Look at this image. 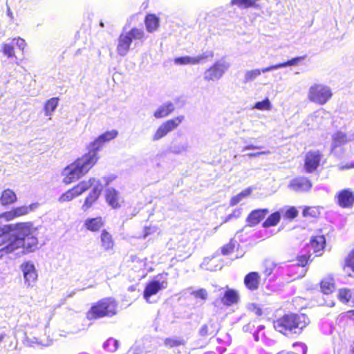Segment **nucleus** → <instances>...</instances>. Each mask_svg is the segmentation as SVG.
<instances>
[{
  "label": "nucleus",
  "mask_w": 354,
  "mask_h": 354,
  "mask_svg": "<svg viewBox=\"0 0 354 354\" xmlns=\"http://www.w3.org/2000/svg\"><path fill=\"white\" fill-rule=\"evenodd\" d=\"M36 229L28 222L0 227V259L21 248L24 253L34 252L38 245Z\"/></svg>",
  "instance_id": "nucleus-1"
},
{
  "label": "nucleus",
  "mask_w": 354,
  "mask_h": 354,
  "mask_svg": "<svg viewBox=\"0 0 354 354\" xmlns=\"http://www.w3.org/2000/svg\"><path fill=\"white\" fill-rule=\"evenodd\" d=\"M309 323L310 319L306 314L288 313L274 320L273 327L284 336L299 335Z\"/></svg>",
  "instance_id": "nucleus-2"
},
{
  "label": "nucleus",
  "mask_w": 354,
  "mask_h": 354,
  "mask_svg": "<svg viewBox=\"0 0 354 354\" xmlns=\"http://www.w3.org/2000/svg\"><path fill=\"white\" fill-rule=\"evenodd\" d=\"M98 159V156H95L93 151H88L64 169L62 182L69 185L80 179L91 169Z\"/></svg>",
  "instance_id": "nucleus-3"
},
{
  "label": "nucleus",
  "mask_w": 354,
  "mask_h": 354,
  "mask_svg": "<svg viewBox=\"0 0 354 354\" xmlns=\"http://www.w3.org/2000/svg\"><path fill=\"white\" fill-rule=\"evenodd\" d=\"M118 304L112 297L102 298L93 303L86 312L88 320H96L104 317H112L118 314Z\"/></svg>",
  "instance_id": "nucleus-4"
},
{
  "label": "nucleus",
  "mask_w": 354,
  "mask_h": 354,
  "mask_svg": "<svg viewBox=\"0 0 354 354\" xmlns=\"http://www.w3.org/2000/svg\"><path fill=\"white\" fill-rule=\"evenodd\" d=\"M145 39V33L143 30L133 28L127 32H122L118 37L117 45V52L121 56H125L129 49L133 41H140L142 42Z\"/></svg>",
  "instance_id": "nucleus-5"
},
{
  "label": "nucleus",
  "mask_w": 354,
  "mask_h": 354,
  "mask_svg": "<svg viewBox=\"0 0 354 354\" xmlns=\"http://www.w3.org/2000/svg\"><path fill=\"white\" fill-rule=\"evenodd\" d=\"M333 92L328 86L321 84H314L308 90V99L309 101L319 105L327 103L332 97Z\"/></svg>",
  "instance_id": "nucleus-6"
},
{
  "label": "nucleus",
  "mask_w": 354,
  "mask_h": 354,
  "mask_svg": "<svg viewBox=\"0 0 354 354\" xmlns=\"http://www.w3.org/2000/svg\"><path fill=\"white\" fill-rule=\"evenodd\" d=\"M167 272L158 274L155 278L149 281L143 291V297L148 301L149 298L157 294L159 291L165 289L168 286L167 280L164 278V276H167Z\"/></svg>",
  "instance_id": "nucleus-7"
},
{
  "label": "nucleus",
  "mask_w": 354,
  "mask_h": 354,
  "mask_svg": "<svg viewBox=\"0 0 354 354\" xmlns=\"http://www.w3.org/2000/svg\"><path fill=\"white\" fill-rule=\"evenodd\" d=\"M322 153L319 150H310L306 153L304 158V168L306 173L315 172L319 167Z\"/></svg>",
  "instance_id": "nucleus-8"
},
{
  "label": "nucleus",
  "mask_w": 354,
  "mask_h": 354,
  "mask_svg": "<svg viewBox=\"0 0 354 354\" xmlns=\"http://www.w3.org/2000/svg\"><path fill=\"white\" fill-rule=\"evenodd\" d=\"M183 120L184 116L180 115L167 120L158 128L153 136V140H158L165 137L167 133L176 129Z\"/></svg>",
  "instance_id": "nucleus-9"
},
{
  "label": "nucleus",
  "mask_w": 354,
  "mask_h": 354,
  "mask_svg": "<svg viewBox=\"0 0 354 354\" xmlns=\"http://www.w3.org/2000/svg\"><path fill=\"white\" fill-rule=\"evenodd\" d=\"M335 201L342 208H351L354 205V191L350 188L341 189L335 194Z\"/></svg>",
  "instance_id": "nucleus-10"
},
{
  "label": "nucleus",
  "mask_w": 354,
  "mask_h": 354,
  "mask_svg": "<svg viewBox=\"0 0 354 354\" xmlns=\"http://www.w3.org/2000/svg\"><path fill=\"white\" fill-rule=\"evenodd\" d=\"M11 40L12 44L3 43L1 45V52L8 58H16L15 50L13 44H15L20 50L24 52L27 46V44L23 38L19 37L12 38Z\"/></svg>",
  "instance_id": "nucleus-11"
},
{
  "label": "nucleus",
  "mask_w": 354,
  "mask_h": 354,
  "mask_svg": "<svg viewBox=\"0 0 354 354\" xmlns=\"http://www.w3.org/2000/svg\"><path fill=\"white\" fill-rule=\"evenodd\" d=\"M312 187L311 180L306 176H297L292 179L288 184L289 188L297 192H308Z\"/></svg>",
  "instance_id": "nucleus-12"
},
{
  "label": "nucleus",
  "mask_w": 354,
  "mask_h": 354,
  "mask_svg": "<svg viewBox=\"0 0 354 354\" xmlns=\"http://www.w3.org/2000/svg\"><path fill=\"white\" fill-rule=\"evenodd\" d=\"M227 66L219 62H215L212 66L207 68L204 74V79L207 82L215 81L221 78Z\"/></svg>",
  "instance_id": "nucleus-13"
},
{
  "label": "nucleus",
  "mask_w": 354,
  "mask_h": 354,
  "mask_svg": "<svg viewBox=\"0 0 354 354\" xmlns=\"http://www.w3.org/2000/svg\"><path fill=\"white\" fill-rule=\"evenodd\" d=\"M118 133L116 130H111L104 132L99 136L93 142L91 143V149L89 151H93L95 155L97 156V151H99L106 142L113 140L118 136Z\"/></svg>",
  "instance_id": "nucleus-14"
},
{
  "label": "nucleus",
  "mask_w": 354,
  "mask_h": 354,
  "mask_svg": "<svg viewBox=\"0 0 354 354\" xmlns=\"http://www.w3.org/2000/svg\"><path fill=\"white\" fill-rule=\"evenodd\" d=\"M214 53L212 51L208 53H203L196 57L183 56L176 57L174 60V63L178 65H194L198 64L209 58H212Z\"/></svg>",
  "instance_id": "nucleus-15"
},
{
  "label": "nucleus",
  "mask_w": 354,
  "mask_h": 354,
  "mask_svg": "<svg viewBox=\"0 0 354 354\" xmlns=\"http://www.w3.org/2000/svg\"><path fill=\"white\" fill-rule=\"evenodd\" d=\"M243 283L246 289L250 292L259 290L261 284V275L258 272H250L243 279Z\"/></svg>",
  "instance_id": "nucleus-16"
},
{
  "label": "nucleus",
  "mask_w": 354,
  "mask_h": 354,
  "mask_svg": "<svg viewBox=\"0 0 354 354\" xmlns=\"http://www.w3.org/2000/svg\"><path fill=\"white\" fill-rule=\"evenodd\" d=\"M269 213L267 208L256 209L250 212L246 218V223L249 227H254L260 223Z\"/></svg>",
  "instance_id": "nucleus-17"
},
{
  "label": "nucleus",
  "mask_w": 354,
  "mask_h": 354,
  "mask_svg": "<svg viewBox=\"0 0 354 354\" xmlns=\"http://www.w3.org/2000/svg\"><path fill=\"white\" fill-rule=\"evenodd\" d=\"M239 300L240 296L239 292L232 288H227L221 297V303L227 307L237 304Z\"/></svg>",
  "instance_id": "nucleus-18"
},
{
  "label": "nucleus",
  "mask_w": 354,
  "mask_h": 354,
  "mask_svg": "<svg viewBox=\"0 0 354 354\" xmlns=\"http://www.w3.org/2000/svg\"><path fill=\"white\" fill-rule=\"evenodd\" d=\"M219 325L213 321H209L200 328L198 333L203 337H214L219 331Z\"/></svg>",
  "instance_id": "nucleus-19"
},
{
  "label": "nucleus",
  "mask_w": 354,
  "mask_h": 354,
  "mask_svg": "<svg viewBox=\"0 0 354 354\" xmlns=\"http://www.w3.org/2000/svg\"><path fill=\"white\" fill-rule=\"evenodd\" d=\"M100 240V245L104 251L109 252L114 249L115 245L114 238L111 232L106 230H103L101 232Z\"/></svg>",
  "instance_id": "nucleus-20"
},
{
  "label": "nucleus",
  "mask_w": 354,
  "mask_h": 354,
  "mask_svg": "<svg viewBox=\"0 0 354 354\" xmlns=\"http://www.w3.org/2000/svg\"><path fill=\"white\" fill-rule=\"evenodd\" d=\"M309 245L317 256H321L326 247V238L324 235L313 236L310 239Z\"/></svg>",
  "instance_id": "nucleus-21"
},
{
  "label": "nucleus",
  "mask_w": 354,
  "mask_h": 354,
  "mask_svg": "<svg viewBox=\"0 0 354 354\" xmlns=\"http://www.w3.org/2000/svg\"><path fill=\"white\" fill-rule=\"evenodd\" d=\"M21 270L24 273V279L28 285L37 279V274L32 263L29 262L23 263L21 265Z\"/></svg>",
  "instance_id": "nucleus-22"
},
{
  "label": "nucleus",
  "mask_w": 354,
  "mask_h": 354,
  "mask_svg": "<svg viewBox=\"0 0 354 354\" xmlns=\"http://www.w3.org/2000/svg\"><path fill=\"white\" fill-rule=\"evenodd\" d=\"M84 225L87 230L96 232L104 225V221L102 216L88 218L85 220Z\"/></svg>",
  "instance_id": "nucleus-23"
},
{
  "label": "nucleus",
  "mask_w": 354,
  "mask_h": 354,
  "mask_svg": "<svg viewBox=\"0 0 354 354\" xmlns=\"http://www.w3.org/2000/svg\"><path fill=\"white\" fill-rule=\"evenodd\" d=\"M101 192L97 187H95L93 189L89 192L87 196L85 198L84 204L82 205V209L84 211H86L90 209L93 205L97 201L100 196Z\"/></svg>",
  "instance_id": "nucleus-24"
},
{
  "label": "nucleus",
  "mask_w": 354,
  "mask_h": 354,
  "mask_svg": "<svg viewBox=\"0 0 354 354\" xmlns=\"http://www.w3.org/2000/svg\"><path fill=\"white\" fill-rule=\"evenodd\" d=\"M105 199L106 203L113 209L120 207L119 194L115 189L113 188L108 189L105 193Z\"/></svg>",
  "instance_id": "nucleus-25"
},
{
  "label": "nucleus",
  "mask_w": 354,
  "mask_h": 354,
  "mask_svg": "<svg viewBox=\"0 0 354 354\" xmlns=\"http://www.w3.org/2000/svg\"><path fill=\"white\" fill-rule=\"evenodd\" d=\"M94 179L91 178L86 180H82L74 185L72 189L76 196H79L88 191L93 185Z\"/></svg>",
  "instance_id": "nucleus-26"
},
{
  "label": "nucleus",
  "mask_w": 354,
  "mask_h": 354,
  "mask_svg": "<svg viewBox=\"0 0 354 354\" xmlns=\"http://www.w3.org/2000/svg\"><path fill=\"white\" fill-rule=\"evenodd\" d=\"M17 200L16 194L10 189H4L0 196L1 204L8 206L15 203Z\"/></svg>",
  "instance_id": "nucleus-27"
},
{
  "label": "nucleus",
  "mask_w": 354,
  "mask_h": 354,
  "mask_svg": "<svg viewBox=\"0 0 354 354\" xmlns=\"http://www.w3.org/2000/svg\"><path fill=\"white\" fill-rule=\"evenodd\" d=\"M159 18L155 14H147L145 17V24L149 32L156 31L159 26Z\"/></svg>",
  "instance_id": "nucleus-28"
},
{
  "label": "nucleus",
  "mask_w": 354,
  "mask_h": 354,
  "mask_svg": "<svg viewBox=\"0 0 354 354\" xmlns=\"http://www.w3.org/2000/svg\"><path fill=\"white\" fill-rule=\"evenodd\" d=\"M304 59H305V56L294 57V58L289 59L285 62L279 63L276 65H272V66H270L268 67L263 68L262 71L263 73H266L270 71L277 69V68H282V67H285L287 66H295V65H297L300 61H301Z\"/></svg>",
  "instance_id": "nucleus-29"
},
{
  "label": "nucleus",
  "mask_w": 354,
  "mask_h": 354,
  "mask_svg": "<svg viewBox=\"0 0 354 354\" xmlns=\"http://www.w3.org/2000/svg\"><path fill=\"white\" fill-rule=\"evenodd\" d=\"M163 344L165 348L171 349L185 346L186 340L180 337H168L163 340Z\"/></svg>",
  "instance_id": "nucleus-30"
},
{
  "label": "nucleus",
  "mask_w": 354,
  "mask_h": 354,
  "mask_svg": "<svg viewBox=\"0 0 354 354\" xmlns=\"http://www.w3.org/2000/svg\"><path fill=\"white\" fill-rule=\"evenodd\" d=\"M349 141L347 133L342 131H337L332 138V148L337 149L346 145Z\"/></svg>",
  "instance_id": "nucleus-31"
},
{
  "label": "nucleus",
  "mask_w": 354,
  "mask_h": 354,
  "mask_svg": "<svg viewBox=\"0 0 354 354\" xmlns=\"http://www.w3.org/2000/svg\"><path fill=\"white\" fill-rule=\"evenodd\" d=\"M319 284L321 291L325 295L331 294L335 290V283L333 277H328L322 279Z\"/></svg>",
  "instance_id": "nucleus-32"
},
{
  "label": "nucleus",
  "mask_w": 354,
  "mask_h": 354,
  "mask_svg": "<svg viewBox=\"0 0 354 354\" xmlns=\"http://www.w3.org/2000/svg\"><path fill=\"white\" fill-rule=\"evenodd\" d=\"M281 219L280 212L276 211L270 214L267 218L263 222L262 227L263 228H269L277 226Z\"/></svg>",
  "instance_id": "nucleus-33"
},
{
  "label": "nucleus",
  "mask_w": 354,
  "mask_h": 354,
  "mask_svg": "<svg viewBox=\"0 0 354 354\" xmlns=\"http://www.w3.org/2000/svg\"><path fill=\"white\" fill-rule=\"evenodd\" d=\"M174 110V104L171 102H167L160 106L155 112L153 115L156 118H162L169 115Z\"/></svg>",
  "instance_id": "nucleus-34"
},
{
  "label": "nucleus",
  "mask_w": 354,
  "mask_h": 354,
  "mask_svg": "<svg viewBox=\"0 0 354 354\" xmlns=\"http://www.w3.org/2000/svg\"><path fill=\"white\" fill-rule=\"evenodd\" d=\"M39 204L37 203H31L29 205H22L16 207H13L12 209L17 218L25 216L37 208Z\"/></svg>",
  "instance_id": "nucleus-35"
},
{
  "label": "nucleus",
  "mask_w": 354,
  "mask_h": 354,
  "mask_svg": "<svg viewBox=\"0 0 354 354\" xmlns=\"http://www.w3.org/2000/svg\"><path fill=\"white\" fill-rule=\"evenodd\" d=\"M238 246L239 244H236V241L232 239L227 243L221 248V252L223 256L230 255L238 248Z\"/></svg>",
  "instance_id": "nucleus-36"
},
{
  "label": "nucleus",
  "mask_w": 354,
  "mask_h": 354,
  "mask_svg": "<svg viewBox=\"0 0 354 354\" xmlns=\"http://www.w3.org/2000/svg\"><path fill=\"white\" fill-rule=\"evenodd\" d=\"M59 97H55L48 100L44 104V111L46 115H50L58 105Z\"/></svg>",
  "instance_id": "nucleus-37"
},
{
  "label": "nucleus",
  "mask_w": 354,
  "mask_h": 354,
  "mask_svg": "<svg viewBox=\"0 0 354 354\" xmlns=\"http://www.w3.org/2000/svg\"><path fill=\"white\" fill-rule=\"evenodd\" d=\"M320 214V211L318 207L315 206H305L303 208L302 215L304 217L317 218Z\"/></svg>",
  "instance_id": "nucleus-38"
},
{
  "label": "nucleus",
  "mask_w": 354,
  "mask_h": 354,
  "mask_svg": "<svg viewBox=\"0 0 354 354\" xmlns=\"http://www.w3.org/2000/svg\"><path fill=\"white\" fill-rule=\"evenodd\" d=\"M232 6H237L241 8H248L257 6V0H231Z\"/></svg>",
  "instance_id": "nucleus-39"
},
{
  "label": "nucleus",
  "mask_w": 354,
  "mask_h": 354,
  "mask_svg": "<svg viewBox=\"0 0 354 354\" xmlns=\"http://www.w3.org/2000/svg\"><path fill=\"white\" fill-rule=\"evenodd\" d=\"M263 73L262 69H253L248 71L244 75V83H248L256 80L261 74Z\"/></svg>",
  "instance_id": "nucleus-40"
},
{
  "label": "nucleus",
  "mask_w": 354,
  "mask_h": 354,
  "mask_svg": "<svg viewBox=\"0 0 354 354\" xmlns=\"http://www.w3.org/2000/svg\"><path fill=\"white\" fill-rule=\"evenodd\" d=\"M351 291L348 288H341L338 291L337 297L339 300L344 304L348 303L351 299Z\"/></svg>",
  "instance_id": "nucleus-41"
},
{
  "label": "nucleus",
  "mask_w": 354,
  "mask_h": 354,
  "mask_svg": "<svg viewBox=\"0 0 354 354\" xmlns=\"http://www.w3.org/2000/svg\"><path fill=\"white\" fill-rule=\"evenodd\" d=\"M311 257L312 254L310 253L298 255L296 257L297 265L302 268L306 266L313 261Z\"/></svg>",
  "instance_id": "nucleus-42"
},
{
  "label": "nucleus",
  "mask_w": 354,
  "mask_h": 354,
  "mask_svg": "<svg viewBox=\"0 0 354 354\" xmlns=\"http://www.w3.org/2000/svg\"><path fill=\"white\" fill-rule=\"evenodd\" d=\"M75 198H77V196L71 187L60 195L58 198V201L59 203H66L69 202Z\"/></svg>",
  "instance_id": "nucleus-43"
},
{
  "label": "nucleus",
  "mask_w": 354,
  "mask_h": 354,
  "mask_svg": "<svg viewBox=\"0 0 354 354\" xmlns=\"http://www.w3.org/2000/svg\"><path fill=\"white\" fill-rule=\"evenodd\" d=\"M191 295L193 296L196 299H200L205 301L208 299V292L205 288H199L194 290L191 292Z\"/></svg>",
  "instance_id": "nucleus-44"
},
{
  "label": "nucleus",
  "mask_w": 354,
  "mask_h": 354,
  "mask_svg": "<svg viewBox=\"0 0 354 354\" xmlns=\"http://www.w3.org/2000/svg\"><path fill=\"white\" fill-rule=\"evenodd\" d=\"M277 264L270 260H266L263 263V274L266 277L270 276L274 270L276 268Z\"/></svg>",
  "instance_id": "nucleus-45"
},
{
  "label": "nucleus",
  "mask_w": 354,
  "mask_h": 354,
  "mask_svg": "<svg viewBox=\"0 0 354 354\" xmlns=\"http://www.w3.org/2000/svg\"><path fill=\"white\" fill-rule=\"evenodd\" d=\"M293 347L295 351L293 354H306L308 351L307 346L302 342H295L293 344Z\"/></svg>",
  "instance_id": "nucleus-46"
},
{
  "label": "nucleus",
  "mask_w": 354,
  "mask_h": 354,
  "mask_svg": "<svg viewBox=\"0 0 354 354\" xmlns=\"http://www.w3.org/2000/svg\"><path fill=\"white\" fill-rule=\"evenodd\" d=\"M344 267L348 268L354 272V249L349 252L346 258Z\"/></svg>",
  "instance_id": "nucleus-47"
},
{
  "label": "nucleus",
  "mask_w": 354,
  "mask_h": 354,
  "mask_svg": "<svg viewBox=\"0 0 354 354\" xmlns=\"http://www.w3.org/2000/svg\"><path fill=\"white\" fill-rule=\"evenodd\" d=\"M254 107L258 110H270L271 109V104L270 100L266 98L261 102H257Z\"/></svg>",
  "instance_id": "nucleus-48"
},
{
  "label": "nucleus",
  "mask_w": 354,
  "mask_h": 354,
  "mask_svg": "<svg viewBox=\"0 0 354 354\" xmlns=\"http://www.w3.org/2000/svg\"><path fill=\"white\" fill-rule=\"evenodd\" d=\"M298 216V211L294 206L288 208L285 212V217L289 220H293Z\"/></svg>",
  "instance_id": "nucleus-49"
},
{
  "label": "nucleus",
  "mask_w": 354,
  "mask_h": 354,
  "mask_svg": "<svg viewBox=\"0 0 354 354\" xmlns=\"http://www.w3.org/2000/svg\"><path fill=\"white\" fill-rule=\"evenodd\" d=\"M249 310L257 317H261L263 315V310L259 304H252L249 307Z\"/></svg>",
  "instance_id": "nucleus-50"
},
{
  "label": "nucleus",
  "mask_w": 354,
  "mask_h": 354,
  "mask_svg": "<svg viewBox=\"0 0 354 354\" xmlns=\"http://www.w3.org/2000/svg\"><path fill=\"white\" fill-rule=\"evenodd\" d=\"M16 216L12 208L8 211L4 212L0 214V218L3 219L6 221H9L16 218Z\"/></svg>",
  "instance_id": "nucleus-51"
},
{
  "label": "nucleus",
  "mask_w": 354,
  "mask_h": 354,
  "mask_svg": "<svg viewBox=\"0 0 354 354\" xmlns=\"http://www.w3.org/2000/svg\"><path fill=\"white\" fill-rule=\"evenodd\" d=\"M241 201V198L240 197V196L239 194L234 196L230 199V205L234 206V205H237Z\"/></svg>",
  "instance_id": "nucleus-52"
},
{
  "label": "nucleus",
  "mask_w": 354,
  "mask_h": 354,
  "mask_svg": "<svg viewBox=\"0 0 354 354\" xmlns=\"http://www.w3.org/2000/svg\"><path fill=\"white\" fill-rule=\"evenodd\" d=\"M339 170L350 169L354 168V162L351 163H346L344 165H340L338 166Z\"/></svg>",
  "instance_id": "nucleus-53"
},
{
  "label": "nucleus",
  "mask_w": 354,
  "mask_h": 354,
  "mask_svg": "<svg viewBox=\"0 0 354 354\" xmlns=\"http://www.w3.org/2000/svg\"><path fill=\"white\" fill-rule=\"evenodd\" d=\"M251 193H252V189H251V188L248 187V188H246L245 189L243 190L238 194L240 196V197L242 199V198L250 195Z\"/></svg>",
  "instance_id": "nucleus-54"
},
{
  "label": "nucleus",
  "mask_w": 354,
  "mask_h": 354,
  "mask_svg": "<svg viewBox=\"0 0 354 354\" xmlns=\"http://www.w3.org/2000/svg\"><path fill=\"white\" fill-rule=\"evenodd\" d=\"M109 344H113L114 346H115V350L117 349V347H118V341L115 340V339H108L104 344V346L105 348L108 347L109 346Z\"/></svg>",
  "instance_id": "nucleus-55"
},
{
  "label": "nucleus",
  "mask_w": 354,
  "mask_h": 354,
  "mask_svg": "<svg viewBox=\"0 0 354 354\" xmlns=\"http://www.w3.org/2000/svg\"><path fill=\"white\" fill-rule=\"evenodd\" d=\"M152 232L151 229L150 227H145L144 228V232H143V237L146 238L147 236L151 234Z\"/></svg>",
  "instance_id": "nucleus-56"
},
{
  "label": "nucleus",
  "mask_w": 354,
  "mask_h": 354,
  "mask_svg": "<svg viewBox=\"0 0 354 354\" xmlns=\"http://www.w3.org/2000/svg\"><path fill=\"white\" fill-rule=\"evenodd\" d=\"M346 315L348 319L354 321V310H348Z\"/></svg>",
  "instance_id": "nucleus-57"
},
{
  "label": "nucleus",
  "mask_w": 354,
  "mask_h": 354,
  "mask_svg": "<svg viewBox=\"0 0 354 354\" xmlns=\"http://www.w3.org/2000/svg\"><path fill=\"white\" fill-rule=\"evenodd\" d=\"M349 354H354V340L352 342L349 348Z\"/></svg>",
  "instance_id": "nucleus-58"
},
{
  "label": "nucleus",
  "mask_w": 354,
  "mask_h": 354,
  "mask_svg": "<svg viewBox=\"0 0 354 354\" xmlns=\"http://www.w3.org/2000/svg\"><path fill=\"white\" fill-rule=\"evenodd\" d=\"M245 149H260V147L254 146V145H248V146L245 147Z\"/></svg>",
  "instance_id": "nucleus-59"
},
{
  "label": "nucleus",
  "mask_w": 354,
  "mask_h": 354,
  "mask_svg": "<svg viewBox=\"0 0 354 354\" xmlns=\"http://www.w3.org/2000/svg\"><path fill=\"white\" fill-rule=\"evenodd\" d=\"M263 153H266L265 152H259V153H250V154H249V156L254 157V156H258L260 154H263Z\"/></svg>",
  "instance_id": "nucleus-60"
},
{
  "label": "nucleus",
  "mask_w": 354,
  "mask_h": 354,
  "mask_svg": "<svg viewBox=\"0 0 354 354\" xmlns=\"http://www.w3.org/2000/svg\"><path fill=\"white\" fill-rule=\"evenodd\" d=\"M5 337H6L5 334H3V333L0 334V343L4 340Z\"/></svg>",
  "instance_id": "nucleus-61"
},
{
  "label": "nucleus",
  "mask_w": 354,
  "mask_h": 354,
  "mask_svg": "<svg viewBox=\"0 0 354 354\" xmlns=\"http://www.w3.org/2000/svg\"><path fill=\"white\" fill-rule=\"evenodd\" d=\"M232 216V215H229L228 218H230Z\"/></svg>",
  "instance_id": "nucleus-62"
},
{
  "label": "nucleus",
  "mask_w": 354,
  "mask_h": 354,
  "mask_svg": "<svg viewBox=\"0 0 354 354\" xmlns=\"http://www.w3.org/2000/svg\"><path fill=\"white\" fill-rule=\"evenodd\" d=\"M206 354H212V353H206Z\"/></svg>",
  "instance_id": "nucleus-63"
}]
</instances>
